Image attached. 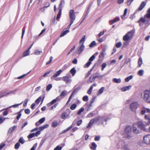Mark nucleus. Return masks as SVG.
<instances>
[{"instance_id": "f03ea898", "label": "nucleus", "mask_w": 150, "mask_h": 150, "mask_svg": "<svg viewBox=\"0 0 150 150\" xmlns=\"http://www.w3.org/2000/svg\"><path fill=\"white\" fill-rule=\"evenodd\" d=\"M144 93V100L148 103H150V90H145Z\"/></svg>"}, {"instance_id": "dca6fc26", "label": "nucleus", "mask_w": 150, "mask_h": 150, "mask_svg": "<svg viewBox=\"0 0 150 150\" xmlns=\"http://www.w3.org/2000/svg\"><path fill=\"white\" fill-rule=\"evenodd\" d=\"M123 40L124 41V44L125 45H126L129 44V42L131 40V38H123Z\"/></svg>"}, {"instance_id": "79ce46f5", "label": "nucleus", "mask_w": 150, "mask_h": 150, "mask_svg": "<svg viewBox=\"0 0 150 150\" xmlns=\"http://www.w3.org/2000/svg\"><path fill=\"white\" fill-rule=\"evenodd\" d=\"M59 11L58 13L57 14V19H59L60 18V17L61 14L62 10L60 8V9H59Z\"/></svg>"}, {"instance_id": "a211bd4d", "label": "nucleus", "mask_w": 150, "mask_h": 150, "mask_svg": "<svg viewBox=\"0 0 150 150\" xmlns=\"http://www.w3.org/2000/svg\"><path fill=\"white\" fill-rule=\"evenodd\" d=\"M103 119H104V118L103 117L98 116L94 119L95 120V121L97 122L100 121L101 122H102L103 120Z\"/></svg>"}, {"instance_id": "393cba45", "label": "nucleus", "mask_w": 150, "mask_h": 150, "mask_svg": "<svg viewBox=\"0 0 150 150\" xmlns=\"http://www.w3.org/2000/svg\"><path fill=\"white\" fill-rule=\"evenodd\" d=\"M69 30L66 29L64 30L63 32V33L60 35V37H63L65 35L67 34L69 32Z\"/></svg>"}, {"instance_id": "37998d69", "label": "nucleus", "mask_w": 150, "mask_h": 150, "mask_svg": "<svg viewBox=\"0 0 150 150\" xmlns=\"http://www.w3.org/2000/svg\"><path fill=\"white\" fill-rule=\"evenodd\" d=\"M58 125V124L57 122L54 121L52 123V126L54 127H57Z\"/></svg>"}, {"instance_id": "6ab92c4d", "label": "nucleus", "mask_w": 150, "mask_h": 150, "mask_svg": "<svg viewBox=\"0 0 150 150\" xmlns=\"http://www.w3.org/2000/svg\"><path fill=\"white\" fill-rule=\"evenodd\" d=\"M144 17L145 18H147L150 19V8L147 10V13L145 15Z\"/></svg>"}, {"instance_id": "e2e57ef3", "label": "nucleus", "mask_w": 150, "mask_h": 150, "mask_svg": "<svg viewBox=\"0 0 150 150\" xmlns=\"http://www.w3.org/2000/svg\"><path fill=\"white\" fill-rule=\"evenodd\" d=\"M62 149L61 146H57L54 150H61Z\"/></svg>"}, {"instance_id": "c03bdc74", "label": "nucleus", "mask_w": 150, "mask_h": 150, "mask_svg": "<svg viewBox=\"0 0 150 150\" xmlns=\"http://www.w3.org/2000/svg\"><path fill=\"white\" fill-rule=\"evenodd\" d=\"M6 119H8V118L0 116V124L2 123Z\"/></svg>"}, {"instance_id": "4c0bfd02", "label": "nucleus", "mask_w": 150, "mask_h": 150, "mask_svg": "<svg viewBox=\"0 0 150 150\" xmlns=\"http://www.w3.org/2000/svg\"><path fill=\"white\" fill-rule=\"evenodd\" d=\"M127 8L125 9L124 10V14L123 15H122L121 16V18H122V19H124L125 18V16L127 13Z\"/></svg>"}, {"instance_id": "de8ad7c7", "label": "nucleus", "mask_w": 150, "mask_h": 150, "mask_svg": "<svg viewBox=\"0 0 150 150\" xmlns=\"http://www.w3.org/2000/svg\"><path fill=\"white\" fill-rule=\"evenodd\" d=\"M76 104H73L71 106L70 108L71 110H74L76 108Z\"/></svg>"}, {"instance_id": "4468645a", "label": "nucleus", "mask_w": 150, "mask_h": 150, "mask_svg": "<svg viewBox=\"0 0 150 150\" xmlns=\"http://www.w3.org/2000/svg\"><path fill=\"white\" fill-rule=\"evenodd\" d=\"M69 115L66 112H64L61 115V117L62 119H65L69 117Z\"/></svg>"}, {"instance_id": "cd10ccee", "label": "nucleus", "mask_w": 150, "mask_h": 150, "mask_svg": "<svg viewBox=\"0 0 150 150\" xmlns=\"http://www.w3.org/2000/svg\"><path fill=\"white\" fill-rule=\"evenodd\" d=\"M112 81L115 83H119L121 82V80L120 79L114 78L112 79Z\"/></svg>"}, {"instance_id": "aec40b11", "label": "nucleus", "mask_w": 150, "mask_h": 150, "mask_svg": "<svg viewBox=\"0 0 150 150\" xmlns=\"http://www.w3.org/2000/svg\"><path fill=\"white\" fill-rule=\"evenodd\" d=\"M33 44H32L31 46L29 47V49L24 52L23 54V56L24 57H25L29 55L30 54L29 50L31 48V47L33 46Z\"/></svg>"}, {"instance_id": "ddd939ff", "label": "nucleus", "mask_w": 150, "mask_h": 150, "mask_svg": "<svg viewBox=\"0 0 150 150\" xmlns=\"http://www.w3.org/2000/svg\"><path fill=\"white\" fill-rule=\"evenodd\" d=\"M94 55H93L89 59V61L86 64L85 67H88L91 64V62L95 58Z\"/></svg>"}, {"instance_id": "72a5a7b5", "label": "nucleus", "mask_w": 150, "mask_h": 150, "mask_svg": "<svg viewBox=\"0 0 150 150\" xmlns=\"http://www.w3.org/2000/svg\"><path fill=\"white\" fill-rule=\"evenodd\" d=\"M105 54V52L101 51L100 53V54L99 55V57L100 58H103Z\"/></svg>"}, {"instance_id": "2f4dec72", "label": "nucleus", "mask_w": 150, "mask_h": 150, "mask_svg": "<svg viewBox=\"0 0 150 150\" xmlns=\"http://www.w3.org/2000/svg\"><path fill=\"white\" fill-rule=\"evenodd\" d=\"M67 93V91L66 90H64L63 91H62L61 93L60 94V96L62 97V98H64L66 95Z\"/></svg>"}, {"instance_id": "39448f33", "label": "nucleus", "mask_w": 150, "mask_h": 150, "mask_svg": "<svg viewBox=\"0 0 150 150\" xmlns=\"http://www.w3.org/2000/svg\"><path fill=\"white\" fill-rule=\"evenodd\" d=\"M70 21L74 22L76 18V15L73 10H71L69 13Z\"/></svg>"}, {"instance_id": "ea45409f", "label": "nucleus", "mask_w": 150, "mask_h": 150, "mask_svg": "<svg viewBox=\"0 0 150 150\" xmlns=\"http://www.w3.org/2000/svg\"><path fill=\"white\" fill-rule=\"evenodd\" d=\"M42 52L41 51H39L38 50H36L35 51V54L37 55H40L42 54Z\"/></svg>"}, {"instance_id": "09e8293b", "label": "nucleus", "mask_w": 150, "mask_h": 150, "mask_svg": "<svg viewBox=\"0 0 150 150\" xmlns=\"http://www.w3.org/2000/svg\"><path fill=\"white\" fill-rule=\"evenodd\" d=\"M144 71L143 70H139L138 72V74L140 76H142L143 75Z\"/></svg>"}, {"instance_id": "5701e85b", "label": "nucleus", "mask_w": 150, "mask_h": 150, "mask_svg": "<svg viewBox=\"0 0 150 150\" xmlns=\"http://www.w3.org/2000/svg\"><path fill=\"white\" fill-rule=\"evenodd\" d=\"M16 90V89H15L14 90L10 91L8 92H5V93L6 96H7L11 94H14Z\"/></svg>"}, {"instance_id": "13d9d810", "label": "nucleus", "mask_w": 150, "mask_h": 150, "mask_svg": "<svg viewBox=\"0 0 150 150\" xmlns=\"http://www.w3.org/2000/svg\"><path fill=\"white\" fill-rule=\"evenodd\" d=\"M131 59L130 58H127L126 59L125 61V63L128 64V63L130 62Z\"/></svg>"}, {"instance_id": "9d476101", "label": "nucleus", "mask_w": 150, "mask_h": 150, "mask_svg": "<svg viewBox=\"0 0 150 150\" xmlns=\"http://www.w3.org/2000/svg\"><path fill=\"white\" fill-rule=\"evenodd\" d=\"M136 123H134L133 126V130L134 133L138 134L139 132V131L138 129L139 127L137 126Z\"/></svg>"}, {"instance_id": "0e129e2a", "label": "nucleus", "mask_w": 150, "mask_h": 150, "mask_svg": "<svg viewBox=\"0 0 150 150\" xmlns=\"http://www.w3.org/2000/svg\"><path fill=\"white\" fill-rule=\"evenodd\" d=\"M58 103H56L53 106H52L50 108V110H53V109L56 108V107L57 106Z\"/></svg>"}, {"instance_id": "b1692460", "label": "nucleus", "mask_w": 150, "mask_h": 150, "mask_svg": "<svg viewBox=\"0 0 150 150\" xmlns=\"http://www.w3.org/2000/svg\"><path fill=\"white\" fill-rule=\"evenodd\" d=\"M94 122L95 120H94V119H92L90 121L88 125L87 126V128H89L91 127Z\"/></svg>"}, {"instance_id": "a18cd8bd", "label": "nucleus", "mask_w": 150, "mask_h": 150, "mask_svg": "<svg viewBox=\"0 0 150 150\" xmlns=\"http://www.w3.org/2000/svg\"><path fill=\"white\" fill-rule=\"evenodd\" d=\"M138 64L139 66L140 67L142 64V59L141 58H139L138 60Z\"/></svg>"}, {"instance_id": "423d86ee", "label": "nucleus", "mask_w": 150, "mask_h": 150, "mask_svg": "<svg viewBox=\"0 0 150 150\" xmlns=\"http://www.w3.org/2000/svg\"><path fill=\"white\" fill-rule=\"evenodd\" d=\"M150 113V110L149 108H146L143 107L142 108L141 110L140 113L142 115H149Z\"/></svg>"}, {"instance_id": "473e14b6", "label": "nucleus", "mask_w": 150, "mask_h": 150, "mask_svg": "<svg viewBox=\"0 0 150 150\" xmlns=\"http://www.w3.org/2000/svg\"><path fill=\"white\" fill-rule=\"evenodd\" d=\"M57 102V101L55 99L53 100L52 101H51L50 103H48L47 105V106L48 107L50 106L51 105H53L55 103Z\"/></svg>"}, {"instance_id": "603ef678", "label": "nucleus", "mask_w": 150, "mask_h": 150, "mask_svg": "<svg viewBox=\"0 0 150 150\" xmlns=\"http://www.w3.org/2000/svg\"><path fill=\"white\" fill-rule=\"evenodd\" d=\"M88 100V97L87 96H83V100L84 101H87Z\"/></svg>"}, {"instance_id": "774afa93", "label": "nucleus", "mask_w": 150, "mask_h": 150, "mask_svg": "<svg viewBox=\"0 0 150 150\" xmlns=\"http://www.w3.org/2000/svg\"><path fill=\"white\" fill-rule=\"evenodd\" d=\"M100 137L99 136H96L95 137V140L96 141H98L100 140Z\"/></svg>"}, {"instance_id": "f8f14e48", "label": "nucleus", "mask_w": 150, "mask_h": 150, "mask_svg": "<svg viewBox=\"0 0 150 150\" xmlns=\"http://www.w3.org/2000/svg\"><path fill=\"white\" fill-rule=\"evenodd\" d=\"M137 126L138 127H139L141 129L145 131L146 130V128L145 127L143 123V122H139L138 123H136Z\"/></svg>"}, {"instance_id": "49530a36", "label": "nucleus", "mask_w": 150, "mask_h": 150, "mask_svg": "<svg viewBox=\"0 0 150 150\" xmlns=\"http://www.w3.org/2000/svg\"><path fill=\"white\" fill-rule=\"evenodd\" d=\"M19 143H21V144H23L24 143V141L22 137H21L19 140Z\"/></svg>"}, {"instance_id": "4be33fe9", "label": "nucleus", "mask_w": 150, "mask_h": 150, "mask_svg": "<svg viewBox=\"0 0 150 150\" xmlns=\"http://www.w3.org/2000/svg\"><path fill=\"white\" fill-rule=\"evenodd\" d=\"M120 19L119 17H117L114 19L110 20L109 21V23L110 24L114 23L115 22L119 21Z\"/></svg>"}, {"instance_id": "f257e3e1", "label": "nucleus", "mask_w": 150, "mask_h": 150, "mask_svg": "<svg viewBox=\"0 0 150 150\" xmlns=\"http://www.w3.org/2000/svg\"><path fill=\"white\" fill-rule=\"evenodd\" d=\"M132 128L130 126H127L125 129V133L123 136L128 139H131L132 137L131 134Z\"/></svg>"}, {"instance_id": "864d4df0", "label": "nucleus", "mask_w": 150, "mask_h": 150, "mask_svg": "<svg viewBox=\"0 0 150 150\" xmlns=\"http://www.w3.org/2000/svg\"><path fill=\"white\" fill-rule=\"evenodd\" d=\"M20 146V144L19 142L17 143L15 145V148L16 149H18Z\"/></svg>"}, {"instance_id": "a19ab883", "label": "nucleus", "mask_w": 150, "mask_h": 150, "mask_svg": "<svg viewBox=\"0 0 150 150\" xmlns=\"http://www.w3.org/2000/svg\"><path fill=\"white\" fill-rule=\"evenodd\" d=\"M15 128L16 127L15 126H14L10 128L8 131V133H12L13 132V131L14 130Z\"/></svg>"}, {"instance_id": "338daca9", "label": "nucleus", "mask_w": 150, "mask_h": 150, "mask_svg": "<svg viewBox=\"0 0 150 150\" xmlns=\"http://www.w3.org/2000/svg\"><path fill=\"white\" fill-rule=\"evenodd\" d=\"M41 99V98L40 97L35 100V102L36 103L38 104L40 102Z\"/></svg>"}, {"instance_id": "c85d7f7f", "label": "nucleus", "mask_w": 150, "mask_h": 150, "mask_svg": "<svg viewBox=\"0 0 150 150\" xmlns=\"http://www.w3.org/2000/svg\"><path fill=\"white\" fill-rule=\"evenodd\" d=\"M64 3V0H61L60 4L59 6V9H60V8L61 9V10L62 9V7L63 6Z\"/></svg>"}, {"instance_id": "f3484780", "label": "nucleus", "mask_w": 150, "mask_h": 150, "mask_svg": "<svg viewBox=\"0 0 150 150\" xmlns=\"http://www.w3.org/2000/svg\"><path fill=\"white\" fill-rule=\"evenodd\" d=\"M63 70L62 69H60L59 71H57L53 75L52 77L55 78L58 76L63 71Z\"/></svg>"}, {"instance_id": "e433bc0d", "label": "nucleus", "mask_w": 150, "mask_h": 150, "mask_svg": "<svg viewBox=\"0 0 150 150\" xmlns=\"http://www.w3.org/2000/svg\"><path fill=\"white\" fill-rule=\"evenodd\" d=\"M70 72L72 74V76H74L75 74L76 71L74 68H73L70 70Z\"/></svg>"}, {"instance_id": "8fccbe9b", "label": "nucleus", "mask_w": 150, "mask_h": 150, "mask_svg": "<svg viewBox=\"0 0 150 150\" xmlns=\"http://www.w3.org/2000/svg\"><path fill=\"white\" fill-rule=\"evenodd\" d=\"M107 64L105 63H104L102 64L101 65L102 68L101 69L102 70H103L104 68H105L106 67Z\"/></svg>"}, {"instance_id": "58836bf2", "label": "nucleus", "mask_w": 150, "mask_h": 150, "mask_svg": "<svg viewBox=\"0 0 150 150\" xmlns=\"http://www.w3.org/2000/svg\"><path fill=\"white\" fill-rule=\"evenodd\" d=\"M52 87V84H50L48 85L46 88V90L47 91H49Z\"/></svg>"}, {"instance_id": "0eeeda50", "label": "nucleus", "mask_w": 150, "mask_h": 150, "mask_svg": "<svg viewBox=\"0 0 150 150\" xmlns=\"http://www.w3.org/2000/svg\"><path fill=\"white\" fill-rule=\"evenodd\" d=\"M98 75L99 74L98 73L93 74L92 76H91L90 78L87 81V83H90L93 81L96 78H98Z\"/></svg>"}, {"instance_id": "f704fd0d", "label": "nucleus", "mask_w": 150, "mask_h": 150, "mask_svg": "<svg viewBox=\"0 0 150 150\" xmlns=\"http://www.w3.org/2000/svg\"><path fill=\"white\" fill-rule=\"evenodd\" d=\"M133 76L132 75H131L127 77L125 79V81L126 82L129 81L131 79L133 78Z\"/></svg>"}, {"instance_id": "052dcab7", "label": "nucleus", "mask_w": 150, "mask_h": 150, "mask_svg": "<svg viewBox=\"0 0 150 150\" xmlns=\"http://www.w3.org/2000/svg\"><path fill=\"white\" fill-rule=\"evenodd\" d=\"M45 118L43 117L39 120V121L40 124L42 123L45 120Z\"/></svg>"}, {"instance_id": "bf43d9fd", "label": "nucleus", "mask_w": 150, "mask_h": 150, "mask_svg": "<svg viewBox=\"0 0 150 150\" xmlns=\"http://www.w3.org/2000/svg\"><path fill=\"white\" fill-rule=\"evenodd\" d=\"M92 89H93V86H91L90 87L89 89V90H88V91L87 92L88 93V94H90L91 93V91H92Z\"/></svg>"}, {"instance_id": "3c124183", "label": "nucleus", "mask_w": 150, "mask_h": 150, "mask_svg": "<svg viewBox=\"0 0 150 150\" xmlns=\"http://www.w3.org/2000/svg\"><path fill=\"white\" fill-rule=\"evenodd\" d=\"M84 109L83 108H81L80 110H79L77 112L78 115H80L81 113L83 112L84 110Z\"/></svg>"}, {"instance_id": "412c9836", "label": "nucleus", "mask_w": 150, "mask_h": 150, "mask_svg": "<svg viewBox=\"0 0 150 150\" xmlns=\"http://www.w3.org/2000/svg\"><path fill=\"white\" fill-rule=\"evenodd\" d=\"M146 5V3L144 1H143L142 2L140 6L138 8V10L139 11L142 10L143 8Z\"/></svg>"}, {"instance_id": "6e6552de", "label": "nucleus", "mask_w": 150, "mask_h": 150, "mask_svg": "<svg viewBox=\"0 0 150 150\" xmlns=\"http://www.w3.org/2000/svg\"><path fill=\"white\" fill-rule=\"evenodd\" d=\"M134 33V30H132L127 33L123 38H132L133 37Z\"/></svg>"}, {"instance_id": "680f3d73", "label": "nucleus", "mask_w": 150, "mask_h": 150, "mask_svg": "<svg viewBox=\"0 0 150 150\" xmlns=\"http://www.w3.org/2000/svg\"><path fill=\"white\" fill-rule=\"evenodd\" d=\"M18 115L17 116L16 118L17 120H19V118L21 117V111L20 112H19L18 113Z\"/></svg>"}, {"instance_id": "2eb2a0df", "label": "nucleus", "mask_w": 150, "mask_h": 150, "mask_svg": "<svg viewBox=\"0 0 150 150\" xmlns=\"http://www.w3.org/2000/svg\"><path fill=\"white\" fill-rule=\"evenodd\" d=\"M131 87L132 86L131 85L126 86L122 88L121 90L122 92H125L129 90Z\"/></svg>"}, {"instance_id": "6e6d98bb", "label": "nucleus", "mask_w": 150, "mask_h": 150, "mask_svg": "<svg viewBox=\"0 0 150 150\" xmlns=\"http://www.w3.org/2000/svg\"><path fill=\"white\" fill-rule=\"evenodd\" d=\"M35 136V133H33L30 134L28 136V137L29 138H31L34 137Z\"/></svg>"}, {"instance_id": "bb28decb", "label": "nucleus", "mask_w": 150, "mask_h": 150, "mask_svg": "<svg viewBox=\"0 0 150 150\" xmlns=\"http://www.w3.org/2000/svg\"><path fill=\"white\" fill-rule=\"evenodd\" d=\"M63 80L67 83L69 82L70 81L69 78L66 76L63 77Z\"/></svg>"}, {"instance_id": "7c9ffc66", "label": "nucleus", "mask_w": 150, "mask_h": 150, "mask_svg": "<svg viewBox=\"0 0 150 150\" xmlns=\"http://www.w3.org/2000/svg\"><path fill=\"white\" fill-rule=\"evenodd\" d=\"M97 147V145L94 142L92 143L91 146V149L93 150H95Z\"/></svg>"}, {"instance_id": "20e7f679", "label": "nucleus", "mask_w": 150, "mask_h": 150, "mask_svg": "<svg viewBox=\"0 0 150 150\" xmlns=\"http://www.w3.org/2000/svg\"><path fill=\"white\" fill-rule=\"evenodd\" d=\"M85 38H81L80 41V46L78 50L77 53L80 54L84 49V46L83 45L84 42L85 41Z\"/></svg>"}, {"instance_id": "a878e982", "label": "nucleus", "mask_w": 150, "mask_h": 150, "mask_svg": "<svg viewBox=\"0 0 150 150\" xmlns=\"http://www.w3.org/2000/svg\"><path fill=\"white\" fill-rule=\"evenodd\" d=\"M104 87H102V88H101L99 90L98 93H97V95L98 96H99L100 94H102L103 93L104 90Z\"/></svg>"}, {"instance_id": "69168bd1", "label": "nucleus", "mask_w": 150, "mask_h": 150, "mask_svg": "<svg viewBox=\"0 0 150 150\" xmlns=\"http://www.w3.org/2000/svg\"><path fill=\"white\" fill-rule=\"evenodd\" d=\"M123 148L125 150H129V149L127 145H125L124 146H123Z\"/></svg>"}, {"instance_id": "1a4fd4ad", "label": "nucleus", "mask_w": 150, "mask_h": 150, "mask_svg": "<svg viewBox=\"0 0 150 150\" xmlns=\"http://www.w3.org/2000/svg\"><path fill=\"white\" fill-rule=\"evenodd\" d=\"M144 141L147 144H150V135H148L144 137Z\"/></svg>"}, {"instance_id": "4d7b16f0", "label": "nucleus", "mask_w": 150, "mask_h": 150, "mask_svg": "<svg viewBox=\"0 0 150 150\" xmlns=\"http://www.w3.org/2000/svg\"><path fill=\"white\" fill-rule=\"evenodd\" d=\"M96 45V42L95 41H93L89 45L90 47H92L95 45Z\"/></svg>"}, {"instance_id": "c756f323", "label": "nucleus", "mask_w": 150, "mask_h": 150, "mask_svg": "<svg viewBox=\"0 0 150 150\" xmlns=\"http://www.w3.org/2000/svg\"><path fill=\"white\" fill-rule=\"evenodd\" d=\"M123 143L122 142H119L117 144V147L118 148H122L123 147Z\"/></svg>"}, {"instance_id": "9b49d317", "label": "nucleus", "mask_w": 150, "mask_h": 150, "mask_svg": "<svg viewBox=\"0 0 150 150\" xmlns=\"http://www.w3.org/2000/svg\"><path fill=\"white\" fill-rule=\"evenodd\" d=\"M145 123L147 125L150 124V115H146L144 116Z\"/></svg>"}, {"instance_id": "5fc2aeb1", "label": "nucleus", "mask_w": 150, "mask_h": 150, "mask_svg": "<svg viewBox=\"0 0 150 150\" xmlns=\"http://www.w3.org/2000/svg\"><path fill=\"white\" fill-rule=\"evenodd\" d=\"M122 45V43L121 42H119L117 43L116 45V46L117 48L120 47Z\"/></svg>"}, {"instance_id": "7ed1b4c3", "label": "nucleus", "mask_w": 150, "mask_h": 150, "mask_svg": "<svg viewBox=\"0 0 150 150\" xmlns=\"http://www.w3.org/2000/svg\"><path fill=\"white\" fill-rule=\"evenodd\" d=\"M139 105L138 102H133L130 105V109L132 111L136 112Z\"/></svg>"}, {"instance_id": "c9c22d12", "label": "nucleus", "mask_w": 150, "mask_h": 150, "mask_svg": "<svg viewBox=\"0 0 150 150\" xmlns=\"http://www.w3.org/2000/svg\"><path fill=\"white\" fill-rule=\"evenodd\" d=\"M49 125L47 124L44 125L43 126L40 127H39V129L40 130H42L44 129H45L48 127Z\"/></svg>"}]
</instances>
